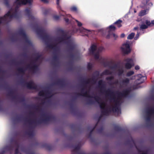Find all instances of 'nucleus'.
I'll return each instance as SVG.
<instances>
[{"instance_id": "obj_1", "label": "nucleus", "mask_w": 154, "mask_h": 154, "mask_svg": "<svg viewBox=\"0 0 154 154\" xmlns=\"http://www.w3.org/2000/svg\"><path fill=\"white\" fill-rule=\"evenodd\" d=\"M105 82L102 80H100L98 81V87L100 88V92L102 93H104L106 95L109 96L112 98L115 102L114 105H112L108 109H106L105 107L106 106V104L103 102L102 103H100V107L101 109H102L101 111V113L103 115H108L109 113L111 112H114L118 113L119 111L120 112V109L118 106L119 101L117 100H116V97L113 91L109 89L106 90V85Z\"/></svg>"}, {"instance_id": "obj_2", "label": "nucleus", "mask_w": 154, "mask_h": 154, "mask_svg": "<svg viewBox=\"0 0 154 154\" xmlns=\"http://www.w3.org/2000/svg\"><path fill=\"white\" fill-rule=\"evenodd\" d=\"M32 2V0H16L14 4H16L17 6L14 9L11 8L3 17H0V24L3 22L10 21L13 18L18 19L20 17V14L18 12L19 6L28 4L31 5Z\"/></svg>"}, {"instance_id": "obj_3", "label": "nucleus", "mask_w": 154, "mask_h": 154, "mask_svg": "<svg viewBox=\"0 0 154 154\" xmlns=\"http://www.w3.org/2000/svg\"><path fill=\"white\" fill-rule=\"evenodd\" d=\"M41 119L36 121L35 120H32L30 119L27 120L26 118L24 119V121L30 125H35L36 124H41L42 123L48 124L49 121L54 120L55 117L54 116L48 115L45 113H42L41 114Z\"/></svg>"}, {"instance_id": "obj_4", "label": "nucleus", "mask_w": 154, "mask_h": 154, "mask_svg": "<svg viewBox=\"0 0 154 154\" xmlns=\"http://www.w3.org/2000/svg\"><path fill=\"white\" fill-rule=\"evenodd\" d=\"M69 42H67L68 46V51L69 53V57L72 60L74 59L76 57V55L73 53L75 51V46L72 44H69Z\"/></svg>"}, {"instance_id": "obj_5", "label": "nucleus", "mask_w": 154, "mask_h": 154, "mask_svg": "<svg viewBox=\"0 0 154 154\" xmlns=\"http://www.w3.org/2000/svg\"><path fill=\"white\" fill-rule=\"evenodd\" d=\"M41 54H36V57L35 58L34 61L33 62L34 64L33 66H31L30 64L28 65L27 66V68L32 71L33 72H35L38 69V66L36 64H34L35 62L39 60L42 57Z\"/></svg>"}, {"instance_id": "obj_6", "label": "nucleus", "mask_w": 154, "mask_h": 154, "mask_svg": "<svg viewBox=\"0 0 154 154\" xmlns=\"http://www.w3.org/2000/svg\"><path fill=\"white\" fill-rule=\"evenodd\" d=\"M131 91V89H127L123 91L122 92L117 91L116 94L117 95V98L116 99V100H117L119 103V100H120L122 97H126L129 94Z\"/></svg>"}, {"instance_id": "obj_7", "label": "nucleus", "mask_w": 154, "mask_h": 154, "mask_svg": "<svg viewBox=\"0 0 154 154\" xmlns=\"http://www.w3.org/2000/svg\"><path fill=\"white\" fill-rule=\"evenodd\" d=\"M20 82L22 85L26 86L28 89L35 90L37 89V85H35L32 81L26 82L23 79Z\"/></svg>"}, {"instance_id": "obj_8", "label": "nucleus", "mask_w": 154, "mask_h": 154, "mask_svg": "<svg viewBox=\"0 0 154 154\" xmlns=\"http://www.w3.org/2000/svg\"><path fill=\"white\" fill-rule=\"evenodd\" d=\"M121 49L122 52L125 54H128L131 52L130 46L128 43L123 44V47H121Z\"/></svg>"}, {"instance_id": "obj_9", "label": "nucleus", "mask_w": 154, "mask_h": 154, "mask_svg": "<svg viewBox=\"0 0 154 154\" xmlns=\"http://www.w3.org/2000/svg\"><path fill=\"white\" fill-rule=\"evenodd\" d=\"M18 33L20 35L22 36L26 43L30 45H32L31 42L28 38L26 33L23 29H21L18 32Z\"/></svg>"}, {"instance_id": "obj_10", "label": "nucleus", "mask_w": 154, "mask_h": 154, "mask_svg": "<svg viewBox=\"0 0 154 154\" xmlns=\"http://www.w3.org/2000/svg\"><path fill=\"white\" fill-rule=\"evenodd\" d=\"M137 76L138 79L136 80L135 83L137 85H139L143 83L147 79L146 76H142L141 74H138Z\"/></svg>"}, {"instance_id": "obj_11", "label": "nucleus", "mask_w": 154, "mask_h": 154, "mask_svg": "<svg viewBox=\"0 0 154 154\" xmlns=\"http://www.w3.org/2000/svg\"><path fill=\"white\" fill-rule=\"evenodd\" d=\"M127 62L125 64V67L127 69H130L134 65L133 60L132 58H127L125 60Z\"/></svg>"}, {"instance_id": "obj_12", "label": "nucleus", "mask_w": 154, "mask_h": 154, "mask_svg": "<svg viewBox=\"0 0 154 154\" xmlns=\"http://www.w3.org/2000/svg\"><path fill=\"white\" fill-rule=\"evenodd\" d=\"M97 78L94 76H93L91 79H88L87 80L82 81V83L84 85L88 84L91 82L93 84H95L96 83Z\"/></svg>"}, {"instance_id": "obj_13", "label": "nucleus", "mask_w": 154, "mask_h": 154, "mask_svg": "<svg viewBox=\"0 0 154 154\" xmlns=\"http://www.w3.org/2000/svg\"><path fill=\"white\" fill-rule=\"evenodd\" d=\"M25 11L26 15L27 16L29 19L30 20H35V18L31 14L30 9L26 8L25 9Z\"/></svg>"}, {"instance_id": "obj_14", "label": "nucleus", "mask_w": 154, "mask_h": 154, "mask_svg": "<svg viewBox=\"0 0 154 154\" xmlns=\"http://www.w3.org/2000/svg\"><path fill=\"white\" fill-rule=\"evenodd\" d=\"M36 31L37 34L41 37L46 33L45 29L42 27L37 28L36 29Z\"/></svg>"}, {"instance_id": "obj_15", "label": "nucleus", "mask_w": 154, "mask_h": 154, "mask_svg": "<svg viewBox=\"0 0 154 154\" xmlns=\"http://www.w3.org/2000/svg\"><path fill=\"white\" fill-rule=\"evenodd\" d=\"M53 84L57 85L63 87L65 85V82L64 79H58L55 82L53 83Z\"/></svg>"}, {"instance_id": "obj_16", "label": "nucleus", "mask_w": 154, "mask_h": 154, "mask_svg": "<svg viewBox=\"0 0 154 154\" xmlns=\"http://www.w3.org/2000/svg\"><path fill=\"white\" fill-rule=\"evenodd\" d=\"M71 37L70 36L64 35V36H62V37L58 38L57 39V41L59 42H61L65 40L70 39Z\"/></svg>"}, {"instance_id": "obj_17", "label": "nucleus", "mask_w": 154, "mask_h": 154, "mask_svg": "<svg viewBox=\"0 0 154 154\" xmlns=\"http://www.w3.org/2000/svg\"><path fill=\"white\" fill-rule=\"evenodd\" d=\"M47 47L51 49H54L56 51H57V44L54 45L52 44L49 43L48 42L46 43Z\"/></svg>"}, {"instance_id": "obj_18", "label": "nucleus", "mask_w": 154, "mask_h": 154, "mask_svg": "<svg viewBox=\"0 0 154 154\" xmlns=\"http://www.w3.org/2000/svg\"><path fill=\"white\" fill-rule=\"evenodd\" d=\"M97 46L94 44L92 45L91 47V48L89 50V51L91 54H94L95 51L97 50Z\"/></svg>"}, {"instance_id": "obj_19", "label": "nucleus", "mask_w": 154, "mask_h": 154, "mask_svg": "<svg viewBox=\"0 0 154 154\" xmlns=\"http://www.w3.org/2000/svg\"><path fill=\"white\" fill-rule=\"evenodd\" d=\"M77 95L78 96H83L86 97H91L90 95L88 94V92L87 91L84 92H81V93H78L77 94Z\"/></svg>"}, {"instance_id": "obj_20", "label": "nucleus", "mask_w": 154, "mask_h": 154, "mask_svg": "<svg viewBox=\"0 0 154 154\" xmlns=\"http://www.w3.org/2000/svg\"><path fill=\"white\" fill-rule=\"evenodd\" d=\"M41 37L44 41H45L46 43L48 42V41L50 39L49 36L47 35L46 33L42 35Z\"/></svg>"}, {"instance_id": "obj_21", "label": "nucleus", "mask_w": 154, "mask_h": 154, "mask_svg": "<svg viewBox=\"0 0 154 154\" xmlns=\"http://www.w3.org/2000/svg\"><path fill=\"white\" fill-rule=\"evenodd\" d=\"M141 24H140V30H143V29H147L148 27L147 26H146V25L144 24L145 23L143 21H142L141 22Z\"/></svg>"}, {"instance_id": "obj_22", "label": "nucleus", "mask_w": 154, "mask_h": 154, "mask_svg": "<svg viewBox=\"0 0 154 154\" xmlns=\"http://www.w3.org/2000/svg\"><path fill=\"white\" fill-rule=\"evenodd\" d=\"M146 112L147 114L152 115L154 114V108H148L147 109Z\"/></svg>"}, {"instance_id": "obj_23", "label": "nucleus", "mask_w": 154, "mask_h": 154, "mask_svg": "<svg viewBox=\"0 0 154 154\" xmlns=\"http://www.w3.org/2000/svg\"><path fill=\"white\" fill-rule=\"evenodd\" d=\"M57 32L62 35V36H64V35H67V33L65 32L63 29H59L57 30Z\"/></svg>"}, {"instance_id": "obj_24", "label": "nucleus", "mask_w": 154, "mask_h": 154, "mask_svg": "<svg viewBox=\"0 0 154 154\" xmlns=\"http://www.w3.org/2000/svg\"><path fill=\"white\" fill-rule=\"evenodd\" d=\"M122 22V21L120 20H119L113 23L114 24L117 25L118 28H120L122 26L121 23Z\"/></svg>"}, {"instance_id": "obj_25", "label": "nucleus", "mask_w": 154, "mask_h": 154, "mask_svg": "<svg viewBox=\"0 0 154 154\" xmlns=\"http://www.w3.org/2000/svg\"><path fill=\"white\" fill-rule=\"evenodd\" d=\"M114 129L115 131L117 132L123 131H124L123 129L117 125H115L114 127Z\"/></svg>"}, {"instance_id": "obj_26", "label": "nucleus", "mask_w": 154, "mask_h": 154, "mask_svg": "<svg viewBox=\"0 0 154 154\" xmlns=\"http://www.w3.org/2000/svg\"><path fill=\"white\" fill-rule=\"evenodd\" d=\"M103 74L105 75H110L112 74V72L108 69H106L103 72Z\"/></svg>"}, {"instance_id": "obj_27", "label": "nucleus", "mask_w": 154, "mask_h": 154, "mask_svg": "<svg viewBox=\"0 0 154 154\" xmlns=\"http://www.w3.org/2000/svg\"><path fill=\"white\" fill-rule=\"evenodd\" d=\"M27 107L28 108H32L34 109H35L37 110H39V106H36L35 105H28Z\"/></svg>"}, {"instance_id": "obj_28", "label": "nucleus", "mask_w": 154, "mask_h": 154, "mask_svg": "<svg viewBox=\"0 0 154 154\" xmlns=\"http://www.w3.org/2000/svg\"><path fill=\"white\" fill-rule=\"evenodd\" d=\"M129 81L128 78H126L122 80V83L124 85H127L129 83Z\"/></svg>"}, {"instance_id": "obj_29", "label": "nucleus", "mask_w": 154, "mask_h": 154, "mask_svg": "<svg viewBox=\"0 0 154 154\" xmlns=\"http://www.w3.org/2000/svg\"><path fill=\"white\" fill-rule=\"evenodd\" d=\"M118 75L119 76L122 75L124 72V71L123 69H119L118 70Z\"/></svg>"}, {"instance_id": "obj_30", "label": "nucleus", "mask_w": 154, "mask_h": 154, "mask_svg": "<svg viewBox=\"0 0 154 154\" xmlns=\"http://www.w3.org/2000/svg\"><path fill=\"white\" fill-rule=\"evenodd\" d=\"M97 123L96 124L95 126H94V127L92 128L91 130V131H90L89 132V134H88L89 137H90L91 136L92 132H93V131H94V129H95L96 127L97 126Z\"/></svg>"}, {"instance_id": "obj_31", "label": "nucleus", "mask_w": 154, "mask_h": 154, "mask_svg": "<svg viewBox=\"0 0 154 154\" xmlns=\"http://www.w3.org/2000/svg\"><path fill=\"white\" fill-rule=\"evenodd\" d=\"M26 134L29 136H33L34 135V132L33 131H29L26 132Z\"/></svg>"}, {"instance_id": "obj_32", "label": "nucleus", "mask_w": 154, "mask_h": 154, "mask_svg": "<svg viewBox=\"0 0 154 154\" xmlns=\"http://www.w3.org/2000/svg\"><path fill=\"white\" fill-rule=\"evenodd\" d=\"M135 34L134 33H131L128 35L127 37L128 39H132L134 37Z\"/></svg>"}, {"instance_id": "obj_33", "label": "nucleus", "mask_w": 154, "mask_h": 154, "mask_svg": "<svg viewBox=\"0 0 154 154\" xmlns=\"http://www.w3.org/2000/svg\"><path fill=\"white\" fill-rule=\"evenodd\" d=\"M93 55H94V58L96 60H97L99 59V53L98 52H97L95 53H94V54H92Z\"/></svg>"}, {"instance_id": "obj_34", "label": "nucleus", "mask_w": 154, "mask_h": 154, "mask_svg": "<svg viewBox=\"0 0 154 154\" xmlns=\"http://www.w3.org/2000/svg\"><path fill=\"white\" fill-rule=\"evenodd\" d=\"M92 98H94V99L96 101V102H97L98 104H99V105H100V103H102V102L100 103L99 101V100H100V98L99 97L97 96H95L94 97H92Z\"/></svg>"}, {"instance_id": "obj_35", "label": "nucleus", "mask_w": 154, "mask_h": 154, "mask_svg": "<svg viewBox=\"0 0 154 154\" xmlns=\"http://www.w3.org/2000/svg\"><path fill=\"white\" fill-rule=\"evenodd\" d=\"M14 144L15 147L17 148H19L20 144L16 140H13Z\"/></svg>"}, {"instance_id": "obj_36", "label": "nucleus", "mask_w": 154, "mask_h": 154, "mask_svg": "<svg viewBox=\"0 0 154 154\" xmlns=\"http://www.w3.org/2000/svg\"><path fill=\"white\" fill-rule=\"evenodd\" d=\"M100 75L99 72L98 71H95L94 73V75L93 76L98 78Z\"/></svg>"}, {"instance_id": "obj_37", "label": "nucleus", "mask_w": 154, "mask_h": 154, "mask_svg": "<svg viewBox=\"0 0 154 154\" xmlns=\"http://www.w3.org/2000/svg\"><path fill=\"white\" fill-rule=\"evenodd\" d=\"M146 10H142L140 13L139 15L141 16H143L146 14Z\"/></svg>"}, {"instance_id": "obj_38", "label": "nucleus", "mask_w": 154, "mask_h": 154, "mask_svg": "<svg viewBox=\"0 0 154 154\" xmlns=\"http://www.w3.org/2000/svg\"><path fill=\"white\" fill-rule=\"evenodd\" d=\"M134 72L133 71H130L129 72H128L126 74V76H127L129 77L130 76L133 74H134Z\"/></svg>"}, {"instance_id": "obj_39", "label": "nucleus", "mask_w": 154, "mask_h": 154, "mask_svg": "<svg viewBox=\"0 0 154 154\" xmlns=\"http://www.w3.org/2000/svg\"><path fill=\"white\" fill-rule=\"evenodd\" d=\"M69 105L70 106L71 109L72 110V111H74L75 110V109L74 108V104L72 102H69Z\"/></svg>"}, {"instance_id": "obj_40", "label": "nucleus", "mask_w": 154, "mask_h": 154, "mask_svg": "<svg viewBox=\"0 0 154 154\" xmlns=\"http://www.w3.org/2000/svg\"><path fill=\"white\" fill-rule=\"evenodd\" d=\"M109 31H115L116 29V27L113 25H111L109 27Z\"/></svg>"}, {"instance_id": "obj_41", "label": "nucleus", "mask_w": 154, "mask_h": 154, "mask_svg": "<svg viewBox=\"0 0 154 154\" xmlns=\"http://www.w3.org/2000/svg\"><path fill=\"white\" fill-rule=\"evenodd\" d=\"M92 68V65L90 63H88L87 65V69L89 70H91Z\"/></svg>"}, {"instance_id": "obj_42", "label": "nucleus", "mask_w": 154, "mask_h": 154, "mask_svg": "<svg viewBox=\"0 0 154 154\" xmlns=\"http://www.w3.org/2000/svg\"><path fill=\"white\" fill-rule=\"evenodd\" d=\"M114 77L113 76L107 77L106 78V80L107 81H111L112 80L114 79Z\"/></svg>"}, {"instance_id": "obj_43", "label": "nucleus", "mask_w": 154, "mask_h": 154, "mask_svg": "<svg viewBox=\"0 0 154 154\" xmlns=\"http://www.w3.org/2000/svg\"><path fill=\"white\" fill-rule=\"evenodd\" d=\"M53 58L54 61L56 62H57L58 60V57L57 55L55 54L53 56Z\"/></svg>"}, {"instance_id": "obj_44", "label": "nucleus", "mask_w": 154, "mask_h": 154, "mask_svg": "<svg viewBox=\"0 0 154 154\" xmlns=\"http://www.w3.org/2000/svg\"><path fill=\"white\" fill-rule=\"evenodd\" d=\"M144 22L146 24V26H147L148 27V26H151V22L150 21L148 20H146Z\"/></svg>"}, {"instance_id": "obj_45", "label": "nucleus", "mask_w": 154, "mask_h": 154, "mask_svg": "<svg viewBox=\"0 0 154 154\" xmlns=\"http://www.w3.org/2000/svg\"><path fill=\"white\" fill-rule=\"evenodd\" d=\"M119 81L118 80H116L114 82H109V84L110 85H117L118 84Z\"/></svg>"}, {"instance_id": "obj_46", "label": "nucleus", "mask_w": 154, "mask_h": 154, "mask_svg": "<svg viewBox=\"0 0 154 154\" xmlns=\"http://www.w3.org/2000/svg\"><path fill=\"white\" fill-rule=\"evenodd\" d=\"M152 115L149 114H146V120L147 121H150Z\"/></svg>"}, {"instance_id": "obj_47", "label": "nucleus", "mask_w": 154, "mask_h": 154, "mask_svg": "<svg viewBox=\"0 0 154 154\" xmlns=\"http://www.w3.org/2000/svg\"><path fill=\"white\" fill-rule=\"evenodd\" d=\"M103 49L104 48L102 46H100L98 48L97 50V52H98L100 53V52H101L103 51Z\"/></svg>"}, {"instance_id": "obj_48", "label": "nucleus", "mask_w": 154, "mask_h": 154, "mask_svg": "<svg viewBox=\"0 0 154 154\" xmlns=\"http://www.w3.org/2000/svg\"><path fill=\"white\" fill-rule=\"evenodd\" d=\"M4 3L5 5L8 7L9 6V0H4Z\"/></svg>"}, {"instance_id": "obj_49", "label": "nucleus", "mask_w": 154, "mask_h": 154, "mask_svg": "<svg viewBox=\"0 0 154 154\" xmlns=\"http://www.w3.org/2000/svg\"><path fill=\"white\" fill-rule=\"evenodd\" d=\"M14 93V92L13 90H10L8 92V95L10 96H12Z\"/></svg>"}, {"instance_id": "obj_50", "label": "nucleus", "mask_w": 154, "mask_h": 154, "mask_svg": "<svg viewBox=\"0 0 154 154\" xmlns=\"http://www.w3.org/2000/svg\"><path fill=\"white\" fill-rule=\"evenodd\" d=\"M83 31L85 32L86 33V34H85V35H88V33H90L91 32L90 30L84 28L83 29Z\"/></svg>"}, {"instance_id": "obj_51", "label": "nucleus", "mask_w": 154, "mask_h": 154, "mask_svg": "<svg viewBox=\"0 0 154 154\" xmlns=\"http://www.w3.org/2000/svg\"><path fill=\"white\" fill-rule=\"evenodd\" d=\"M49 13V10L48 9H45V10L43 12V14L46 16L47 15V14H48Z\"/></svg>"}, {"instance_id": "obj_52", "label": "nucleus", "mask_w": 154, "mask_h": 154, "mask_svg": "<svg viewBox=\"0 0 154 154\" xmlns=\"http://www.w3.org/2000/svg\"><path fill=\"white\" fill-rule=\"evenodd\" d=\"M10 39H11V40L12 42H14V41H16L17 40L16 37L14 35H13L11 37Z\"/></svg>"}, {"instance_id": "obj_53", "label": "nucleus", "mask_w": 154, "mask_h": 154, "mask_svg": "<svg viewBox=\"0 0 154 154\" xmlns=\"http://www.w3.org/2000/svg\"><path fill=\"white\" fill-rule=\"evenodd\" d=\"M60 0H57L56 4L57 5V8L58 9H60Z\"/></svg>"}, {"instance_id": "obj_54", "label": "nucleus", "mask_w": 154, "mask_h": 154, "mask_svg": "<svg viewBox=\"0 0 154 154\" xmlns=\"http://www.w3.org/2000/svg\"><path fill=\"white\" fill-rule=\"evenodd\" d=\"M103 127L102 126H101V127H100V128H98V132L100 133H102L103 131Z\"/></svg>"}, {"instance_id": "obj_55", "label": "nucleus", "mask_w": 154, "mask_h": 154, "mask_svg": "<svg viewBox=\"0 0 154 154\" xmlns=\"http://www.w3.org/2000/svg\"><path fill=\"white\" fill-rule=\"evenodd\" d=\"M71 10L73 11L76 12L77 11V8L76 7L73 6L70 8Z\"/></svg>"}, {"instance_id": "obj_56", "label": "nucleus", "mask_w": 154, "mask_h": 154, "mask_svg": "<svg viewBox=\"0 0 154 154\" xmlns=\"http://www.w3.org/2000/svg\"><path fill=\"white\" fill-rule=\"evenodd\" d=\"M53 19L55 20H57L60 19V17L59 16L55 15L53 16Z\"/></svg>"}, {"instance_id": "obj_57", "label": "nucleus", "mask_w": 154, "mask_h": 154, "mask_svg": "<svg viewBox=\"0 0 154 154\" xmlns=\"http://www.w3.org/2000/svg\"><path fill=\"white\" fill-rule=\"evenodd\" d=\"M45 91H39L38 93V94L39 96H43L44 95V93Z\"/></svg>"}, {"instance_id": "obj_58", "label": "nucleus", "mask_w": 154, "mask_h": 154, "mask_svg": "<svg viewBox=\"0 0 154 154\" xmlns=\"http://www.w3.org/2000/svg\"><path fill=\"white\" fill-rule=\"evenodd\" d=\"M80 146L78 145L75 146L74 147V150H78L80 149Z\"/></svg>"}, {"instance_id": "obj_59", "label": "nucleus", "mask_w": 154, "mask_h": 154, "mask_svg": "<svg viewBox=\"0 0 154 154\" xmlns=\"http://www.w3.org/2000/svg\"><path fill=\"white\" fill-rule=\"evenodd\" d=\"M93 103V101L91 99H89L87 102V103L88 104H92Z\"/></svg>"}, {"instance_id": "obj_60", "label": "nucleus", "mask_w": 154, "mask_h": 154, "mask_svg": "<svg viewBox=\"0 0 154 154\" xmlns=\"http://www.w3.org/2000/svg\"><path fill=\"white\" fill-rule=\"evenodd\" d=\"M22 56L26 58H28L29 57L28 56L26 52H24L22 54Z\"/></svg>"}, {"instance_id": "obj_61", "label": "nucleus", "mask_w": 154, "mask_h": 154, "mask_svg": "<svg viewBox=\"0 0 154 154\" xmlns=\"http://www.w3.org/2000/svg\"><path fill=\"white\" fill-rule=\"evenodd\" d=\"M17 71L20 73L22 74V67L19 68L17 69Z\"/></svg>"}, {"instance_id": "obj_62", "label": "nucleus", "mask_w": 154, "mask_h": 154, "mask_svg": "<svg viewBox=\"0 0 154 154\" xmlns=\"http://www.w3.org/2000/svg\"><path fill=\"white\" fill-rule=\"evenodd\" d=\"M45 93L46 94V96H47L48 94L49 95V94H51V92L48 90H47L45 91Z\"/></svg>"}, {"instance_id": "obj_63", "label": "nucleus", "mask_w": 154, "mask_h": 154, "mask_svg": "<svg viewBox=\"0 0 154 154\" xmlns=\"http://www.w3.org/2000/svg\"><path fill=\"white\" fill-rule=\"evenodd\" d=\"M76 21L77 23V25L79 26L80 27L82 26V23L79 22L78 20H76Z\"/></svg>"}, {"instance_id": "obj_64", "label": "nucleus", "mask_w": 154, "mask_h": 154, "mask_svg": "<svg viewBox=\"0 0 154 154\" xmlns=\"http://www.w3.org/2000/svg\"><path fill=\"white\" fill-rule=\"evenodd\" d=\"M19 148H17L15 150V154H18L19 152Z\"/></svg>"}]
</instances>
